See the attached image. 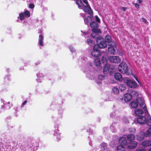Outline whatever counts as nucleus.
I'll return each mask as SVG.
<instances>
[{"instance_id": "bb28decb", "label": "nucleus", "mask_w": 151, "mask_h": 151, "mask_svg": "<svg viewBox=\"0 0 151 151\" xmlns=\"http://www.w3.org/2000/svg\"><path fill=\"white\" fill-rule=\"evenodd\" d=\"M101 148L105 150L107 148V144L105 142H102L101 144Z\"/></svg>"}, {"instance_id": "5fc2aeb1", "label": "nucleus", "mask_w": 151, "mask_h": 151, "mask_svg": "<svg viewBox=\"0 0 151 151\" xmlns=\"http://www.w3.org/2000/svg\"><path fill=\"white\" fill-rule=\"evenodd\" d=\"M129 131H130V132H131V131H130V129L129 130Z\"/></svg>"}, {"instance_id": "5701e85b", "label": "nucleus", "mask_w": 151, "mask_h": 151, "mask_svg": "<svg viewBox=\"0 0 151 151\" xmlns=\"http://www.w3.org/2000/svg\"><path fill=\"white\" fill-rule=\"evenodd\" d=\"M84 22L85 24L88 25V23L92 21V19L91 17L88 16L84 19Z\"/></svg>"}, {"instance_id": "ea45409f", "label": "nucleus", "mask_w": 151, "mask_h": 151, "mask_svg": "<svg viewBox=\"0 0 151 151\" xmlns=\"http://www.w3.org/2000/svg\"><path fill=\"white\" fill-rule=\"evenodd\" d=\"M29 7L30 8L32 9L34 8L35 5L33 4H30L29 5Z\"/></svg>"}, {"instance_id": "6e6552de", "label": "nucleus", "mask_w": 151, "mask_h": 151, "mask_svg": "<svg viewBox=\"0 0 151 151\" xmlns=\"http://www.w3.org/2000/svg\"><path fill=\"white\" fill-rule=\"evenodd\" d=\"M96 41L97 43L99 45V48L103 49L107 47V45L104 41L102 40H98L97 38Z\"/></svg>"}, {"instance_id": "7c9ffc66", "label": "nucleus", "mask_w": 151, "mask_h": 151, "mask_svg": "<svg viewBox=\"0 0 151 151\" xmlns=\"http://www.w3.org/2000/svg\"><path fill=\"white\" fill-rule=\"evenodd\" d=\"M146 136L149 137L151 134V127L150 128L148 129L146 132Z\"/></svg>"}, {"instance_id": "20e7f679", "label": "nucleus", "mask_w": 151, "mask_h": 151, "mask_svg": "<svg viewBox=\"0 0 151 151\" xmlns=\"http://www.w3.org/2000/svg\"><path fill=\"white\" fill-rule=\"evenodd\" d=\"M116 44L115 42H112L109 44L108 48V52L111 54L114 55L116 52V50L114 47H116Z\"/></svg>"}, {"instance_id": "cd10ccee", "label": "nucleus", "mask_w": 151, "mask_h": 151, "mask_svg": "<svg viewBox=\"0 0 151 151\" xmlns=\"http://www.w3.org/2000/svg\"><path fill=\"white\" fill-rule=\"evenodd\" d=\"M76 3L79 7H81L83 5V3L81 0H76Z\"/></svg>"}, {"instance_id": "a211bd4d", "label": "nucleus", "mask_w": 151, "mask_h": 151, "mask_svg": "<svg viewBox=\"0 0 151 151\" xmlns=\"http://www.w3.org/2000/svg\"><path fill=\"white\" fill-rule=\"evenodd\" d=\"M114 77L116 80L119 81H122V75L119 73H115Z\"/></svg>"}, {"instance_id": "9d476101", "label": "nucleus", "mask_w": 151, "mask_h": 151, "mask_svg": "<svg viewBox=\"0 0 151 151\" xmlns=\"http://www.w3.org/2000/svg\"><path fill=\"white\" fill-rule=\"evenodd\" d=\"M132 98V95L130 93H127L124 95V100L125 102H129Z\"/></svg>"}, {"instance_id": "72a5a7b5", "label": "nucleus", "mask_w": 151, "mask_h": 151, "mask_svg": "<svg viewBox=\"0 0 151 151\" xmlns=\"http://www.w3.org/2000/svg\"><path fill=\"white\" fill-rule=\"evenodd\" d=\"M95 33H94V32H93V33H92L91 34V36L94 38V39H96L97 38V39L98 38H97V36H98V35H97V34H95Z\"/></svg>"}, {"instance_id": "4c0bfd02", "label": "nucleus", "mask_w": 151, "mask_h": 151, "mask_svg": "<svg viewBox=\"0 0 151 151\" xmlns=\"http://www.w3.org/2000/svg\"><path fill=\"white\" fill-rule=\"evenodd\" d=\"M98 78L100 80H103L104 79L105 76L102 75H100L99 76Z\"/></svg>"}, {"instance_id": "f03ea898", "label": "nucleus", "mask_w": 151, "mask_h": 151, "mask_svg": "<svg viewBox=\"0 0 151 151\" xmlns=\"http://www.w3.org/2000/svg\"><path fill=\"white\" fill-rule=\"evenodd\" d=\"M124 82L126 83L128 87L132 88H136L137 85V83L134 81H132L129 79L127 77L125 78H124Z\"/></svg>"}, {"instance_id": "473e14b6", "label": "nucleus", "mask_w": 151, "mask_h": 151, "mask_svg": "<svg viewBox=\"0 0 151 151\" xmlns=\"http://www.w3.org/2000/svg\"><path fill=\"white\" fill-rule=\"evenodd\" d=\"M146 123L148 126H151V118L147 119Z\"/></svg>"}, {"instance_id": "58836bf2", "label": "nucleus", "mask_w": 151, "mask_h": 151, "mask_svg": "<svg viewBox=\"0 0 151 151\" xmlns=\"http://www.w3.org/2000/svg\"><path fill=\"white\" fill-rule=\"evenodd\" d=\"M136 151H146V150L142 148H139L137 149Z\"/></svg>"}, {"instance_id": "c756f323", "label": "nucleus", "mask_w": 151, "mask_h": 151, "mask_svg": "<svg viewBox=\"0 0 151 151\" xmlns=\"http://www.w3.org/2000/svg\"><path fill=\"white\" fill-rule=\"evenodd\" d=\"M19 19L21 20H23L25 18L23 12L20 13L19 14Z\"/></svg>"}, {"instance_id": "0eeeda50", "label": "nucleus", "mask_w": 151, "mask_h": 151, "mask_svg": "<svg viewBox=\"0 0 151 151\" xmlns=\"http://www.w3.org/2000/svg\"><path fill=\"white\" fill-rule=\"evenodd\" d=\"M147 118L145 115H141L138 116L137 120V122L140 124H144L146 123Z\"/></svg>"}, {"instance_id": "4be33fe9", "label": "nucleus", "mask_w": 151, "mask_h": 151, "mask_svg": "<svg viewBox=\"0 0 151 151\" xmlns=\"http://www.w3.org/2000/svg\"><path fill=\"white\" fill-rule=\"evenodd\" d=\"M130 105L132 108H136L138 106V104L137 101L136 100V101H132L130 103Z\"/></svg>"}, {"instance_id": "423d86ee", "label": "nucleus", "mask_w": 151, "mask_h": 151, "mask_svg": "<svg viewBox=\"0 0 151 151\" xmlns=\"http://www.w3.org/2000/svg\"><path fill=\"white\" fill-rule=\"evenodd\" d=\"M136 100L138 102V104H139L141 108H142L145 111L146 115H147V114L148 115L149 114L148 112L146 106L145 105L144 106V104L142 99L140 97H137L136 99Z\"/></svg>"}, {"instance_id": "412c9836", "label": "nucleus", "mask_w": 151, "mask_h": 151, "mask_svg": "<svg viewBox=\"0 0 151 151\" xmlns=\"http://www.w3.org/2000/svg\"><path fill=\"white\" fill-rule=\"evenodd\" d=\"M94 63L95 65L99 67L101 65V62L100 59L99 58L95 59L94 62Z\"/></svg>"}, {"instance_id": "7ed1b4c3", "label": "nucleus", "mask_w": 151, "mask_h": 151, "mask_svg": "<svg viewBox=\"0 0 151 151\" xmlns=\"http://www.w3.org/2000/svg\"><path fill=\"white\" fill-rule=\"evenodd\" d=\"M89 25L92 28V31L96 33H101V31L100 29L98 28L99 25L98 24L94 21L91 22Z\"/></svg>"}, {"instance_id": "a878e982", "label": "nucleus", "mask_w": 151, "mask_h": 151, "mask_svg": "<svg viewBox=\"0 0 151 151\" xmlns=\"http://www.w3.org/2000/svg\"><path fill=\"white\" fill-rule=\"evenodd\" d=\"M24 14L26 18L29 17L30 16V14L29 11L27 10L25 11L24 12Z\"/></svg>"}, {"instance_id": "864d4df0", "label": "nucleus", "mask_w": 151, "mask_h": 151, "mask_svg": "<svg viewBox=\"0 0 151 151\" xmlns=\"http://www.w3.org/2000/svg\"><path fill=\"white\" fill-rule=\"evenodd\" d=\"M134 131H135V129H134Z\"/></svg>"}, {"instance_id": "6ab92c4d", "label": "nucleus", "mask_w": 151, "mask_h": 151, "mask_svg": "<svg viewBox=\"0 0 151 151\" xmlns=\"http://www.w3.org/2000/svg\"><path fill=\"white\" fill-rule=\"evenodd\" d=\"M135 113L137 116H139L142 115L144 112L141 109H138L135 110Z\"/></svg>"}, {"instance_id": "3c124183", "label": "nucleus", "mask_w": 151, "mask_h": 151, "mask_svg": "<svg viewBox=\"0 0 151 151\" xmlns=\"http://www.w3.org/2000/svg\"><path fill=\"white\" fill-rule=\"evenodd\" d=\"M119 100L122 101L123 100V98L122 97V98H119Z\"/></svg>"}, {"instance_id": "2f4dec72", "label": "nucleus", "mask_w": 151, "mask_h": 151, "mask_svg": "<svg viewBox=\"0 0 151 151\" xmlns=\"http://www.w3.org/2000/svg\"><path fill=\"white\" fill-rule=\"evenodd\" d=\"M112 91L114 94H117L119 92V90L118 89L115 87H114L112 88Z\"/></svg>"}, {"instance_id": "c85d7f7f", "label": "nucleus", "mask_w": 151, "mask_h": 151, "mask_svg": "<svg viewBox=\"0 0 151 151\" xmlns=\"http://www.w3.org/2000/svg\"><path fill=\"white\" fill-rule=\"evenodd\" d=\"M87 42L88 45H92L95 43V42L91 39H88L87 40Z\"/></svg>"}, {"instance_id": "393cba45", "label": "nucleus", "mask_w": 151, "mask_h": 151, "mask_svg": "<svg viewBox=\"0 0 151 151\" xmlns=\"http://www.w3.org/2000/svg\"><path fill=\"white\" fill-rule=\"evenodd\" d=\"M117 151H125V148L124 145H118L116 148Z\"/></svg>"}, {"instance_id": "9b49d317", "label": "nucleus", "mask_w": 151, "mask_h": 151, "mask_svg": "<svg viewBox=\"0 0 151 151\" xmlns=\"http://www.w3.org/2000/svg\"><path fill=\"white\" fill-rule=\"evenodd\" d=\"M85 12L91 15L93 14V11L88 4L87 5L84 7Z\"/></svg>"}, {"instance_id": "a18cd8bd", "label": "nucleus", "mask_w": 151, "mask_h": 151, "mask_svg": "<svg viewBox=\"0 0 151 151\" xmlns=\"http://www.w3.org/2000/svg\"><path fill=\"white\" fill-rule=\"evenodd\" d=\"M70 51L73 52H74L75 51V50L74 49H73V48L72 47H70Z\"/></svg>"}, {"instance_id": "c03bdc74", "label": "nucleus", "mask_w": 151, "mask_h": 151, "mask_svg": "<svg viewBox=\"0 0 151 151\" xmlns=\"http://www.w3.org/2000/svg\"><path fill=\"white\" fill-rule=\"evenodd\" d=\"M27 102V101H24L22 104V106H24L25 105Z\"/></svg>"}, {"instance_id": "e433bc0d", "label": "nucleus", "mask_w": 151, "mask_h": 151, "mask_svg": "<svg viewBox=\"0 0 151 151\" xmlns=\"http://www.w3.org/2000/svg\"><path fill=\"white\" fill-rule=\"evenodd\" d=\"M119 88L122 91H124L126 89V87L124 85H120Z\"/></svg>"}, {"instance_id": "f3484780", "label": "nucleus", "mask_w": 151, "mask_h": 151, "mask_svg": "<svg viewBox=\"0 0 151 151\" xmlns=\"http://www.w3.org/2000/svg\"><path fill=\"white\" fill-rule=\"evenodd\" d=\"M104 41L107 43L111 42V43L112 42H114L112 41V39L111 36L109 35H106L104 37Z\"/></svg>"}, {"instance_id": "39448f33", "label": "nucleus", "mask_w": 151, "mask_h": 151, "mask_svg": "<svg viewBox=\"0 0 151 151\" xmlns=\"http://www.w3.org/2000/svg\"><path fill=\"white\" fill-rule=\"evenodd\" d=\"M108 59L109 62L111 63H119L121 61V60L118 56H109Z\"/></svg>"}, {"instance_id": "b1692460", "label": "nucleus", "mask_w": 151, "mask_h": 151, "mask_svg": "<svg viewBox=\"0 0 151 151\" xmlns=\"http://www.w3.org/2000/svg\"><path fill=\"white\" fill-rule=\"evenodd\" d=\"M43 37L42 35H40L39 37V40L38 41V43L40 44V45L41 46H43Z\"/></svg>"}, {"instance_id": "f257e3e1", "label": "nucleus", "mask_w": 151, "mask_h": 151, "mask_svg": "<svg viewBox=\"0 0 151 151\" xmlns=\"http://www.w3.org/2000/svg\"><path fill=\"white\" fill-rule=\"evenodd\" d=\"M119 70L122 73H125L127 75H131L132 74V70L129 68L126 63L124 62H122L119 65Z\"/></svg>"}, {"instance_id": "a19ab883", "label": "nucleus", "mask_w": 151, "mask_h": 151, "mask_svg": "<svg viewBox=\"0 0 151 151\" xmlns=\"http://www.w3.org/2000/svg\"><path fill=\"white\" fill-rule=\"evenodd\" d=\"M95 17L96 20L97 22H99V23L101 21H100V19L99 18V17H98V16H95Z\"/></svg>"}, {"instance_id": "8fccbe9b", "label": "nucleus", "mask_w": 151, "mask_h": 151, "mask_svg": "<svg viewBox=\"0 0 151 151\" xmlns=\"http://www.w3.org/2000/svg\"><path fill=\"white\" fill-rule=\"evenodd\" d=\"M122 10L124 11H125L126 10V8L124 7H122Z\"/></svg>"}, {"instance_id": "37998d69", "label": "nucleus", "mask_w": 151, "mask_h": 151, "mask_svg": "<svg viewBox=\"0 0 151 151\" xmlns=\"http://www.w3.org/2000/svg\"><path fill=\"white\" fill-rule=\"evenodd\" d=\"M142 22H144L146 24L147 23V20L146 19H145L144 18H142Z\"/></svg>"}, {"instance_id": "c9c22d12", "label": "nucleus", "mask_w": 151, "mask_h": 151, "mask_svg": "<svg viewBox=\"0 0 151 151\" xmlns=\"http://www.w3.org/2000/svg\"><path fill=\"white\" fill-rule=\"evenodd\" d=\"M99 45H94L93 47V50H99Z\"/></svg>"}, {"instance_id": "de8ad7c7", "label": "nucleus", "mask_w": 151, "mask_h": 151, "mask_svg": "<svg viewBox=\"0 0 151 151\" xmlns=\"http://www.w3.org/2000/svg\"><path fill=\"white\" fill-rule=\"evenodd\" d=\"M138 1L139 3L140 4L142 2V0H138Z\"/></svg>"}, {"instance_id": "603ef678", "label": "nucleus", "mask_w": 151, "mask_h": 151, "mask_svg": "<svg viewBox=\"0 0 151 151\" xmlns=\"http://www.w3.org/2000/svg\"><path fill=\"white\" fill-rule=\"evenodd\" d=\"M148 151H151V147L150 148V149H149Z\"/></svg>"}, {"instance_id": "dca6fc26", "label": "nucleus", "mask_w": 151, "mask_h": 151, "mask_svg": "<svg viewBox=\"0 0 151 151\" xmlns=\"http://www.w3.org/2000/svg\"><path fill=\"white\" fill-rule=\"evenodd\" d=\"M142 145L144 147L151 146V140H146L142 142Z\"/></svg>"}, {"instance_id": "f8f14e48", "label": "nucleus", "mask_w": 151, "mask_h": 151, "mask_svg": "<svg viewBox=\"0 0 151 151\" xmlns=\"http://www.w3.org/2000/svg\"><path fill=\"white\" fill-rule=\"evenodd\" d=\"M92 56L95 57H98L100 56L101 53L99 50H93L91 52Z\"/></svg>"}, {"instance_id": "1a4fd4ad", "label": "nucleus", "mask_w": 151, "mask_h": 151, "mask_svg": "<svg viewBox=\"0 0 151 151\" xmlns=\"http://www.w3.org/2000/svg\"><path fill=\"white\" fill-rule=\"evenodd\" d=\"M146 133L143 132H139L136 136L137 139L139 141H142L144 139L145 137H148L146 136Z\"/></svg>"}, {"instance_id": "aec40b11", "label": "nucleus", "mask_w": 151, "mask_h": 151, "mask_svg": "<svg viewBox=\"0 0 151 151\" xmlns=\"http://www.w3.org/2000/svg\"><path fill=\"white\" fill-rule=\"evenodd\" d=\"M135 138L134 135L133 134H129L127 136V139L130 142L134 140Z\"/></svg>"}, {"instance_id": "09e8293b", "label": "nucleus", "mask_w": 151, "mask_h": 151, "mask_svg": "<svg viewBox=\"0 0 151 151\" xmlns=\"http://www.w3.org/2000/svg\"><path fill=\"white\" fill-rule=\"evenodd\" d=\"M134 78H135V79H136V80L139 83V81L137 77H135Z\"/></svg>"}, {"instance_id": "ddd939ff", "label": "nucleus", "mask_w": 151, "mask_h": 151, "mask_svg": "<svg viewBox=\"0 0 151 151\" xmlns=\"http://www.w3.org/2000/svg\"><path fill=\"white\" fill-rule=\"evenodd\" d=\"M119 142L120 145L124 146L127 143L126 139L123 137H120L119 140Z\"/></svg>"}, {"instance_id": "f704fd0d", "label": "nucleus", "mask_w": 151, "mask_h": 151, "mask_svg": "<svg viewBox=\"0 0 151 151\" xmlns=\"http://www.w3.org/2000/svg\"><path fill=\"white\" fill-rule=\"evenodd\" d=\"M107 61V58L104 56H103L101 59V61L103 63H106Z\"/></svg>"}, {"instance_id": "49530a36", "label": "nucleus", "mask_w": 151, "mask_h": 151, "mask_svg": "<svg viewBox=\"0 0 151 151\" xmlns=\"http://www.w3.org/2000/svg\"><path fill=\"white\" fill-rule=\"evenodd\" d=\"M83 2L86 5L88 4L87 0H83Z\"/></svg>"}, {"instance_id": "4468645a", "label": "nucleus", "mask_w": 151, "mask_h": 151, "mask_svg": "<svg viewBox=\"0 0 151 151\" xmlns=\"http://www.w3.org/2000/svg\"><path fill=\"white\" fill-rule=\"evenodd\" d=\"M130 142V143L128 146V148L132 149L136 147L137 145V143L136 142L133 140Z\"/></svg>"}, {"instance_id": "2eb2a0df", "label": "nucleus", "mask_w": 151, "mask_h": 151, "mask_svg": "<svg viewBox=\"0 0 151 151\" xmlns=\"http://www.w3.org/2000/svg\"><path fill=\"white\" fill-rule=\"evenodd\" d=\"M110 65L109 64H106L103 69V73L104 74H106L108 72L110 68Z\"/></svg>"}, {"instance_id": "79ce46f5", "label": "nucleus", "mask_w": 151, "mask_h": 151, "mask_svg": "<svg viewBox=\"0 0 151 151\" xmlns=\"http://www.w3.org/2000/svg\"><path fill=\"white\" fill-rule=\"evenodd\" d=\"M134 5L135 6V7L137 8V9H138L139 8V5L137 3H135L134 4Z\"/></svg>"}]
</instances>
